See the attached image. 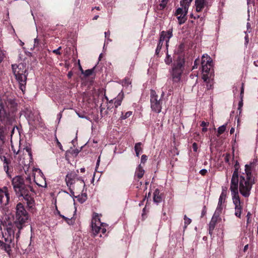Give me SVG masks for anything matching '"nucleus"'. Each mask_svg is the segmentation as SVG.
Masks as SVG:
<instances>
[{
	"instance_id": "obj_55",
	"label": "nucleus",
	"mask_w": 258,
	"mask_h": 258,
	"mask_svg": "<svg viewBox=\"0 0 258 258\" xmlns=\"http://www.w3.org/2000/svg\"><path fill=\"white\" fill-rule=\"evenodd\" d=\"M214 229H215V228L213 227V228H212V227H211V226H209V234H210L211 235H212L213 230H214Z\"/></svg>"
},
{
	"instance_id": "obj_45",
	"label": "nucleus",
	"mask_w": 258,
	"mask_h": 258,
	"mask_svg": "<svg viewBox=\"0 0 258 258\" xmlns=\"http://www.w3.org/2000/svg\"><path fill=\"white\" fill-rule=\"evenodd\" d=\"M148 157L146 155H143L141 156V163L144 164L147 160Z\"/></svg>"
},
{
	"instance_id": "obj_28",
	"label": "nucleus",
	"mask_w": 258,
	"mask_h": 258,
	"mask_svg": "<svg viewBox=\"0 0 258 258\" xmlns=\"http://www.w3.org/2000/svg\"><path fill=\"white\" fill-rule=\"evenodd\" d=\"M227 125V123H225V124H223L218 127L217 134V136L218 137H219L220 135H221V134H223L225 132Z\"/></svg>"
},
{
	"instance_id": "obj_56",
	"label": "nucleus",
	"mask_w": 258,
	"mask_h": 258,
	"mask_svg": "<svg viewBox=\"0 0 258 258\" xmlns=\"http://www.w3.org/2000/svg\"><path fill=\"white\" fill-rule=\"evenodd\" d=\"M56 141H57V142H56L57 146L59 147V148L61 150L63 151L62 146L61 143L58 141V140L57 139H56Z\"/></svg>"
},
{
	"instance_id": "obj_29",
	"label": "nucleus",
	"mask_w": 258,
	"mask_h": 258,
	"mask_svg": "<svg viewBox=\"0 0 258 258\" xmlns=\"http://www.w3.org/2000/svg\"><path fill=\"white\" fill-rule=\"evenodd\" d=\"M169 0H162L161 3L158 6V9L162 11L166 7L167 4Z\"/></svg>"
},
{
	"instance_id": "obj_59",
	"label": "nucleus",
	"mask_w": 258,
	"mask_h": 258,
	"mask_svg": "<svg viewBox=\"0 0 258 258\" xmlns=\"http://www.w3.org/2000/svg\"><path fill=\"white\" fill-rule=\"evenodd\" d=\"M244 94V88L243 86H242L240 92V97L241 98H243Z\"/></svg>"
},
{
	"instance_id": "obj_50",
	"label": "nucleus",
	"mask_w": 258,
	"mask_h": 258,
	"mask_svg": "<svg viewBox=\"0 0 258 258\" xmlns=\"http://www.w3.org/2000/svg\"><path fill=\"white\" fill-rule=\"evenodd\" d=\"M208 171H207V170L205 169H203L202 170H201L200 171V173L203 175V176H205L207 173Z\"/></svg>"
},
{
	"instance_id": "obj_48",
	"label": "nucleus",
	"mask_w": 258,
	"mask_h": 258,
	"mask_svg": "<svg viewBox=\"0 0 258 258\" xmlns=\"http://www.w3.org/2000/svg\"><path fill=\"white\" fill-rule=\"evenodd\" d=\"M243 104V99H242V98H241V100L238 103V109L240 110V112L241 111V107H242Z\"/></svg>"
},
{
	"instance_id": "obj_49",
	"label": "nucleus",
	"mask_w": 258,
	"mask_h": 258,
	"mask_svg": "<svg viewBox=\"0 0 258 258\" xmlns=\"http://www.w3.org/2000/svg\"><path fill=\"white\" fill-rule=\"evenodd\" d=\"M192 148L194 152H197L198 150V144L196 143H194L192 145Z\"/></svg>"
},
{
	"instance_id": "obj_39",
	"label": "nucleus",
	"mask_w": 258,
	"mask_h": 258,
	"mask_svg": "<svg viewBox=\"0 0 258 258\" xmlns=\"http://www.w3.org/2000/svg\"><path fill=\"white\" fill-rule=\"evenodd\" d=\"M251 214L250 212H248L246 215V224L247 225L249 224L251 222Z\"/></svg>"
},
{
	"instance_id": "obj_51",
	"label": "nucleus",
	"mask_w": 258,
	"mask_h": 258,
	"mask_svg": "<svg viewBox=\"0 0 258 258\" xmlns=\"http://www.w3.org/2000/svg\"><path fill=\"white\" fill-rule=\"evenodd\" d=\"M221 194H224L227 195V187L222 186Z\"/></svg>"
},
{
	"instance_id": "obj_58",
	"label": "nucleus",
	"mask_w": 258,
	"mask_h": 258,
	"mask_svg": "<svg viewBox=\"0 0 258 258\" xmlns=\"http://www.w3.org/2000/svg\"><path fill=\"white\" fill-rule=\"evenodd\" d=\"M100 232L103 234H105L106 232V228L104 227H101Z\"/></svg>"
},
{
	"instance_id": "obj_47",
	"label": "nucleus",
	"mask_w": 258,
	"mask_h": 258,
	"mask_svg": "<svg viewBox=\"0 0 258 258\" xmlns=\"http://www.w3.org/2000/svg\"><path fill=\"white\" fill-rule=\"evenodd\" d=\"M61 49V47L59 46L57 49H54L52 51V52L55 54L60 55L61 52H60V50Z\"/></svg>"
},
{
	"instance_id": "obj_3",
	"label": "nucleus",
	"mask_w": 258,
	"mask_h": 258,
	"mask_svg": "<svg viewBox=\"0 0 258 258\" xmlns=\"http://www.w3.org/2000/svg\"><path fill=\"white\" fill-rule=\"evenodd\" d=\"M16 210L14 225H9L7 227L5 235H3L5 241L9 243H11L14 239L15 231L16 230V228L18 229V232L16 233V237L17 239L19 238L20 230L25 226V224L29 218L28 213L21 203L17 204Z\"/></svg>"
},
{
	"instance_id": "obj_12",
	"label": "nucleus",
	"mask_w": 258,
	"mask_h": 258,
	"mask_svg": "<svg viewBox=\"0 0 258 258\" xmlns=\"http://www.w3.org/2000/svg\"><path fill=\"white\" fill-rule=\"evenodd\" d=\"M212 65V63H211L209 64H204V66H202L203 72L202 79L205 82H207L212 75L213 71Z\"/></svg>"
},
{
	"instance_id": "obj_43",
	"label": "nucleus",
	"mask_w": 258,
	"mask_h": 258,
	"mask_svg": "<svg viewBox=\"0 0 258 258\" xmlns=\"http://www.w3.org/2000/svg\"><path fill=\"white\" fill-rule=\"evenodd\" d=\"M183 14V9L181 8H178L175 13V15L177 16L179 15H182Z\"/></svg>"
},
{
	"instance_id": "obj_30",
	"label": "nucleus",
	"mask_w": 258,
	"mask_h": 258,
	"mask_svg": "<svg viewBox=\"0 0 258 258\" xmlns=\"http://www.w3.org/2000/svg\"><path fill=\"white\" fill-rule=\"evenodd\" d=\"M223 208L222 204H220V203H218L217 207L216 210L214 214L220 216V214H221L222 211L223 210Z\"/></svg>"
},
{
	"instance_id": "obj_22",
	"label": "nucleus",
	"mask_w": 258,
	"mask_h": 258,
	"mask_svg": "<svg viewBox=\"0 0 258 258\" xmlns=\"http://www.w3.org/2000/svg\"><path fill=\"white\" fill-rule=\"evenodd\" d=\"M143 144L141 142H138L135 144V151L136 156L139 157L141 153L143 152Z\"/></svg>"
},
{
	"instance_id": "obj_10",
	"label": "nucleus",
	"mask_w": 258,
	"mask_h": 258,
	"mask_svg": "<svg viewBox=\"0 0 258 258\" xmlns=\"http://www.w3.org/2000/svg\"><path fill=\"white\" fill-rule=\"evenodd\" d=\"M100 223V220L99 218V214L98 213H94L93 214L91 223L92 231L94 236L100 232L101 226L99 225Z\"/></svg>"
},
{
	"instance_id": "obj_14",
	"label": "nucleus",
	"mask_w": 258,
	"mask_h": 258,
	"mask_svg": "<svg viewBox=\"0 0 258 258\" xmlns=\"http://www.w3.org/2000/svg\"><path fill=\"white\" fill-rule=\"evenodd\" d=\"M123 98L124 94L121 91L118 94L116 97L114 98L113 100H110L109 101V103H113L115 108H116L121 105Z\"/></svg>"
},
{
	"instance_id": "obj_25",
	"label": "nucleus",
	"mask_w": 258,
	"mask_h": 258,
	"mask_svg": "<svg viewBox=\"0 0 258 258\" xmlns=\"http://www.w3.org/2000/svg\"><path fill=\"white\" fill-rule=\"evenodd\" d=\"M162 40H159V41H158V44H157V48L156 49V50H155V55L157 56V57H159L160 56V50L163 46V42L162 41Z\"/></svg>"
},
{
	"instance_id": "obj_60",
	"label": "nucleus",
	"mask_w": 258,
	"mask_h": 258,
	"mask_svg": "<svg viewBox=\"0 0 258 258\" xmlns=\"http://www.w3.org/2000/svg\"><path fill=\"white\" fill-rule=\"evenodd\" d=\"M99 225H100L101 227H104L105 228L106 226H108V225L105 223H101L100 222Z\"/></svg>"
},
{
	"instance_id": "obj_27",
	"label": "nucleus",
	"mask_w": 258,
	"mask_h": 258,
	"mask_svg": "<svg viewBox=\"0 0 258 258\" xmlns=\"http://www.w3.org/2000/svg\"><path fill=\"white\" fill-rule=\"evenodd\" d=\"M80 70L81 71V72L82 74H84V75L86 76V77H89L91 75H92L94 70H95V67H94L93 69H88V70H86L85 72L83 71V70L82 69V68H81V67L80 66Z\"/></svg>"
},
{
	"instance_id": "obj_15",
	"label": "nucleus",
	"mask_w": 258,
	"mask_h": 258,
	"mask_svg": "<svg viewBox=\"0 0 258 258\" xmlns=\"http://www.w3.org/2000/svg\"><path fill=\"white\" fill-rule=\"evenodd\" d=\"M163 199V194L160 192L159 189L156 188L153 193V201L156 204L161 203Z\"/></svg>"
},
{
	"instance_id": "obj_42",
	"label": "nucleus",
	"mask_w": 258,
	"mask_h": 258,
	"mask_svg": "<svg viewBox=\"0 0 258 258\" xmlns=\"http://www.w3.org/2000/svg\"><path fill=\"white\" fill-rule=\"evenodd\" d=\"M16 123V122L14 123L13 126L10 127V130H11V136H12L14 134L15 127H17L18 128Z\"/></svg>"
},
{
	"instance_id": "obj_8",
	"label": "nucleus",
	"mask_w": 258,
	"mask_h": 258,
	"mask_svg": "<svg viewBox=\"0 0 258 258\" xmlns=\"http://www.w3.org/2000/svg\"><path fill=\"white\" fill-rule=\"evenodd\" d=\"M162 100L158 99V96L154 90L150 91V105L152 111L159 113L161 111Z\"/></svg>"
},
{
	"instance_id": "obj_11",
	"label": "nucleus",
	"mask_w": 258,
	"mask_h": 258,
	"mask_svg": "<svg viewBox=\"0 0 258 258\" xmlns=\"http://www.w3.org/2000/svg\"><path fill=\"white\" fill-rule=\"evenodd\" d=\"M9 201L10 195L8 188L7 186L0 188V205L6 206L8 204Z\"/></svg>"
},
{
	"instance_id": "obj_24",
	"label": "nucleus",
	"mask_w": 258,
	"mask_h": 258,
	"mask_svg": "<svg viewBox=\"0 0 258 258\" xmlns=\"http://www.w3.org/2000/svg\"><path fill=\"white\" fill-rule=\"evenodd\" d=\"M66 182L68 186L69 187V190L72 194L74 195V192L72 188V185L75 183V180L66 177Z\"/></svg>"
},
{
	"instance_id": "obj_63",
	"label": "nucleus",
	"mask_w": 258,
	"mask_h": 258,
	"mask_svg": "<svg viewBox=\"0 0 258 258\" xmlns=\"http://www.w3.org/2000/svg\"><path fill=\"white\" fill-rule=\"evenodd\" d=\"M248 244H246V245H245V246L244 247V249H243V251L244 252L247 250V249L248 248Z\"/></svg>"
},
{
	"instance_id": "obj_23",
	"label": "nucleus",
	"mask_w": 258,
	"mask_h": 258,
	"mask_svg": "<svg viewBox=\"0 0 258 258\" xmlns=\"http://www.w3.org/2000/svg\"><path fill=\"white\" fill-rule=\"evenodd\" d=\"M3 159L2 158V160H3L4 162V169L6 171L7 174H9V165L11 163V160L9 159H7L5 156L3 157Z\"/></svg>"
},
{
	"instance_id": "obj_19",
	"label": "nucleus",
	"mask_w": 258,
	"mask_h": 258,
	"mask_svg": "<svg viewBox=\"0 0 258 258\" xmlns=\"http://www.w3.org/2000/svg\"><path fill=\"white\" fill-rule=\"evenodd\" d=\"M195 5L196 11L197 12H201L206 5V0H196Z\"/></svg>"
},
{
	"instance_id": "obj_7",
	"label": "nucleus",
	"mask_w": 258,
	"mask_h": 258,
	"mask_svg": "<svg viewBox=\"0 0 258 258\" xmlns=\"http://www.w3.org/2000/svg\"><path fill=\"white\" fill-rule=\"evenodd\" d=\"M230 190L231 192L232 202L234 205V215L236 217L240 219L243 210V203L240 201L238 188H230Z\"/></svg>"
},
{
	"instance_id": "obj_40",
	"label": "nucleus",
	"mask_w": 258,
	"mask_h": 258,
	"mask_svg": "<svg viewBox=\"0 0 258 258\" xmlns=\"http://www.w3.org/2000/svg\"><path fill=\"white\" fill-rule=\"evenodd\" d=\"M34 48H38L37 50H38L40 45L39 40L38 39L35 38L34 39Z\"/></svg>"
},
{
	"instance_id": "obj_41",
	"label": "nucleus",
	"mask_w": 258,
	"mask_h": 258,
	"mask_svg": "<svg viewBox=\"0 0 258 258\" xmlns=\"http://www.w3.org/2000/svg\"><path fill=\"white\" fill-rule=\"evenodd\" d=\"M200 63H201V60H200V59H199V58L196 59L195 60L194 65L192 67V69H197L198 66L200 64Z\"/></svg>"
},
{
	"instance_id": "obj_46",
	"label": "nucleus",
	"mask_w": 258,
	"mask_h": 258,
	"mask_svg": "<svg viewBox=\"0 0 258 258\" xmlns=\"http://www.w3.org/2000/svg\"><path fill=\"white\" fill-rule=\"evenodd\" d=\"M76 179H77V181H80L81 186L84 187L85 186V182H84V180L82 178V177H80L78 178H76Z\"/></svg>"
},
{
	"instance_id": "obj_36",
	"label": "nucleus",
	"mask_w": 258,
	"mask_h": 258,
	"mask_svg": "<svg viewBox=\"0 0 258 258\" xmlns=\"http://www.w3.org/2000/svg\"><path fill=\"white\" fill-rule=\"evenodd\" d=\"M132 81L128 77H125L124 79L122 81V85L124 86H128L129 85L131 84Z\"/></svg>"
},
{
	"instance_id": "obj_32",
	"label": "nucleus",
	"mask_w": 258,
	"mask_h": 258,
	"mask_svg": "<svg viewBox=\"0 0 258 258\" xmlns=\"http://www.w3.org/2000/svg\"><path fill=\"white\" fill-rule=\"evenodd\" d=\"M227 198V195L224 194H221L218 203H220V204H223L226 202V200Z\"/></svg>"
},
{
	"instance_id": "obj_35",
	"label": "nucleus",
	"mask_w": 258,
	"mask_h": 258,
	"mask_svg": "<svg viewBox=\"0 0 258 258\" xmlns=\"http://www.w3.org/2000/svg\"><path fill=\"white\" fill-rule=\"evenodd\" d=\"M180 5L182 7L183 10H184L183 15H185V16H186L189 5L188 4H184L183 2H180Z\"/></svg>"
},
{
	"instance_id": "obj_53",
	"label": "nucleus",
	"mask_w": 258,
	"mask_h": 258,
	"mask_svg": "<svg viewBox=\"0 0 258 258\" xmlns=\"http://www.w3.org/2000/svg\"><path fill=\"white\" fill-rule=\"evenodd\" d=\"M207 213V210H206V206H204L203 210H202V214H201V217H203Z\"/></svg>"
},
{
	"instance_id": "obj_34",
	"label": "nucleus",
	"mask_w": 258,
	"mask_h": 258,
	"mask_svg": "<svg viewBox=\"0 0 258 258\" xmlns=\"http://www.w3.org/2000/svg\"><path fill=\"white\" fill-rule=\"evenodd\" d=\"M172 62V59L170 55L168 54V49H167L166 57L165 59V62L166 64H170Z\"/></svg>"
},
{
	"instance_id": "obj_6",
	"label": "nucleus",
	"mask_w": 258,
	"mask_h": 258,
	"mask_svg": "<svg viewBox=\"0 0 258 258\" xmlns=\"http://www.w3.org/2000/svg\"><path fill=\"white\" fill-rule=\"evenodd\" d=\"M15 68V65H12V69L17 81L19 82L20 89L23 91L25 89L27 81V75H25L26 70L24 69L23 66L19 64Z\"/></svg>"
},
{
	"instance_id": "obj_4",
	"label": "nucleus",
	"mask_w": 258,
	"mask_h": 258,
	"mask_svg": "<svg viewBox=\"0 0 258 258\" xmlns=\"http://www.w3.org/2000/svg\"><path fill=\"white\" fill-rule=\"evenodd\" d=\"M184 58L182 55L178 56L173 63L170 73L173 84L178 83L181 81V76L184 70Z\"/></svg>"
},
{
	"instance_id": "obj_16",
	"label": "nucleus",
	"mask_w": 258,
	"mask_h": 258,
	"mask_svg": "<svg viewBox=\"0 0 258 258\" xmlns=\"http://www.w3.org/2000/svg\"><path fill=\"white\" fill-rule=\"evenodd\" d=\"M10 244L11 243L6 242L5 243L0 240V249L4 250L6 251L10 257L12 255V249Z\"/></svg>"
},
{
	"instance_id": "obj_18",
	"label": "nucleus",
	"mask_w": 258,
	"mask_h": 258,
	"mask_svg": "<svg viewBox=\"0 0 258 258\" xmlns=\"http://www.w3.org/2000/svg\"><path fill=\"white\" fill-rule=\"evenodd\" d=\"M144 173L145 170L141 164L139 165L136 169L135 179L138 178V179H140L143 177Z\"/></svg>"
},
{
	"instance_id": "obj_44",
	"label": "nucleus",
	"mask_w": 258,
	"mask_h": 258,
	"mask_svg": "<svg viewBox=\"0 0 258 258\" xmlns=\"http://www.w3.org/2000/svg\"><path fill=\"white\" fill-rule=\"evenodd\" d=\"M230 158V154L229 153H226L225 155L224 160L226 163H229Z\"/></svg>"
},
{
	"instance_id": "obj_5",
	"label": "nucleus",
	"mask_w": 258,
	"mask_h": 258,
	"mask_svg": "<svg viewBox=\"0 0 258 258\" xmlns=\"http://www.w3.org/2000/svg\"><path fill=\"white\" fill-rule=\"evenodd\" d=\"M238 183V189L240 193L243 197L248 198L250 195L252 185L255 183L254 178L240 175Z\"/></svg>"
},
{
	"instance_id": "obj_33",
	"label": "nucleus",
	"mask_w": 258,
	"mask_h": 258,
	"mask_svg": "<svg viewBox=\"0 0 258 258\" xmlns=\"http://www.w3.org/2000/svg\"><path fill=\"white\" fill-rule=\"evenodd\" d=\"M133 114V112L129 111L126 112L124 114L122 112H121V115L120 117V118L122 120L125 119L126 118L129 117L130 116H131Z\"/></svg>"
},
{
	"instance_id": "obj_21",
	"label": "nucleus",
	"mask_w": 258,
	"mask_h": 258,
	"mask_svg": "<svg viewBox=\"0 0 258 258\" xmlns=\"http://www.w3.org/2000/svg\"><path fill=\"white\" fill-rule=\"evenodd\" d=\"M211 63H213L211 58L207 54H204L201 61L202 66H204V64H209Z\"/></svg>"
},
{
	"instance_id": "obj_13",
	"label": "nucleus",
	"mask_w": 258,
	"mask_h": 258,
	"mask_svg": "<svg viewBox=\"0 0 258 258\" xmlns=\"http://www.w3.org/2000/svg\"><path fill=\"white\" fill-rule=\"evenodd\" d=\"M172 37V29H169L167 31H162L160 35L159 40H162V41H166V49H168L170 39Z\"/></svg>"
},
{
	"instance_id": "obj_1",
	"label": "nucleus",
	"mask_w": 258,
	"mask_h": 258,
	"mask_svg": "<svg viewBox=\"0 0 258 258\" xmlns=\"http://www.w3.org/2000/svg\"><path fill=\"white\" fill-rule=\"evenodd\" d=\"M17 103L8 95L0 96V146L7 141L10 127L16 122Z\"/></svg>"
},
{
	"instance_id": "obj_2",
	"label": "nucleus",
	"mask_w": 258,
	"mask_h": 258,
	"mask_svg": "<svg viewBox=\"0 0 258 258\" xmlns=\"http://www.w3.org/2000/svg\"><path fill=\"white\" fill-rule=\"evenodd\" d=\"M31 183V178L30 176L26 177L25 180L21 176H16L12 180L16 195L19 200L26 202L29 208H32L35 206V191Z\"/></svg>"
},
{
	"instance_id": "obj_9",
	"label": "nucleus",
	"mask_w": 258,
	"mask_h": 258,
	"mask_svg": "<svg viewBox=\"0 0 258 258\" xmlns=\"http://www.w3.org/2000/svg\"><path fill=\"white\" fill-rule=\"evenodd\" d=\"M234 170L231 180L230 188H238L239 181V169L240 165L238 161H236L234 165Z\"/></svg>"
},
{
	"instance_id": "obj_20",
	"label": "nucleus",
	"mask_w": 258,
	"mask_h": 258,
	"mask_svg": "<svg viewBox=\"0 0 258 258\" xmlns=\"http://www.w3.org/2000/svg\"><path fill=\"white\" fill-rule=\"evenodd\" d=\"M221 220V218L219 216L214 214L209 223V226H211L212 228H213V227L215 228L217 223L219 222Z\"/></svg>"
},
{
	"instance_id": "obj_57",
	"label": "nucleus",
	"mask_w": 258,
	"mask_h": 258,
	"mask_svg": "<svg viewBox=\"0 0 258 258\" xmlns=\"http://www.w3.org/2000/svg\"><path fill=\"white\" fill-rule=\"evenodd\" d=\"M247 5L252 4L253 6H254L255 1L254 0H247Z\"/></svg>"
},
{
	"instance_id": "obj_54",
	"label": "nucleus",
	"mask_w": 258,
	"mask_h": 258,
	"mask_svg": "<svg viewBox=\"0 0 258 258\" xmlns=\"http://www.w3.org/2000/svg\"><path fill=\"white\" fill-rule=\"evenodd\" d=\"M192 0H182L180 2H183L184 4H188L189 6Z\"/></svg>"
},
{
	"instance_id": "obj_26",
	"label": "nucleus",
	"mask_w": 258,
	"mask_h": 258,
	"mask_svg": "<svg viewBox=\"0 0 258 258\" xmlns=\"http://www.w3.org/2000/svg\"><path fill=\"white\" fill-rule=\"evenodd\" d=\"M60 217L62 218L69 225H72L75 223V218L73 217L69 218L63 215H60Z\"/></svg>"
},
{
	"instance_id": "obj_64",
	"label": "nucleus",
	"mask_w": 258,
	"mask_h": 258,
	"mask_svg": "<svg viewBox=\"0 0 258 258\" xmlns=\"http://www.w3.org/2000/svg\"><path fill=\"white\" fill-rule=\"evenodd\" d=\"M99 18V16L98 15H96L93 18V20H96L98 19V18Z\"/></svg>"
},
{
	"instance_id": "obj_52",
	"label": "nucleus",
	"mask_w": 258,
	"mask_h": 258,
	"mask_svg": "<svg viewBox=\"0 0 258 258\" xmlns=\"http://www.w3.org/2000/svg\"><path fill=\"white\" fill-rule=\"evenodd\" d=\"M209 122H205V121H202L201 123V126H202V127H206V126H209Z\"/></svg>"
},
{
	"instance_id": "obj_31",
	"label": "nucleus",
	"mask_w": 258,
	"mask_h": 258,
	"mask_svg": "<svg viewBox=\"0 0 258 258\" xmlns=\"http://www.w3.org/2000/svg\"><path fill=\"white\" fill-rule=\"evenodd\" d=\"M177 19L178 21V23L180 25L183 24L187 20L186 16L185 15H183V16L180 15V16L177 17Z\"/></svg>"
},
{
	"instance_id": "obj_61",
	"label": "nucleus",
	"mask_w": 258,
	"mask_h": 258,
	"mask_svg": "<svg viewBox=\"0 0 258 258\" xmlns=\"http://www.w3.org/2000/svg\"><path fill=\"white\" fill-rule=\"evenodd\" d=\"M235 129L233 127H232L230 130V134L231 135L233 134L234 132Z\"/></svg>"
},
{
	"instance_id": "obj_38",
	"label": "nucleus",
	"mask_w": 258,
	"mask_h": 258,
	"mask_svg": "<svg viewBox=\"0 0 258 258\" xmlns=\"http://www.w3.org/2000/svg\"><path fill=\"white\" fill-rule=\"evenodd\" d=\"M184 227L186 228L187 225H188L191 222V220L188 218L186 215H184Z\"/></svg>"
},
{
	"instance_id": "obj_62",
	"label": "nucleus",
	"mask_w": 258,
	"mask_h": 258,
	"mask_svg": "<svg viewBox=\"0 0 258 258\" xmlns=\"http://www.w3.org/2000/svg\"><path fill=\"white\" fill-rule=\"evenodd\" d=\"M208 131V128L207 127H204L203 128H202V132H204V133H206Z\"/></svg>"
},
{
	"instance_id": "obj_37",
	"label": "nucleus",
	"mask_w": 258,
	"mask_h": 258,
	"mask_svg": "<svg viewBox=\"0 0 258 258\" xmlns=\"http://www.w3.org/2000/svg\"><path fill=\"white\" fill-rule=\"evenodd\" d=\"M77 176V175L76 173H73V172L69 173L66 175L67 178H68L71 179H73L75 180Z\"/></svg>"
},
{
	"instance_id": "obj_17",
	"label": "nucleus",
	"mask_w": 258,
	"mask_h": 258,
	"mask_svg": "<svg viewBox=\"0 0 258 258\" xmlns=\"http://www.w3.org/2000/svg\"><path fill=\"white\" fill-rule=\"evenodd\" d=\"M253 166L254 164L253 163H250L249 164H246L245 165V174L242 173L241 175H244V176L246 177L253 178L252 174V169Z\"/></svg>"
}]
</instances>
